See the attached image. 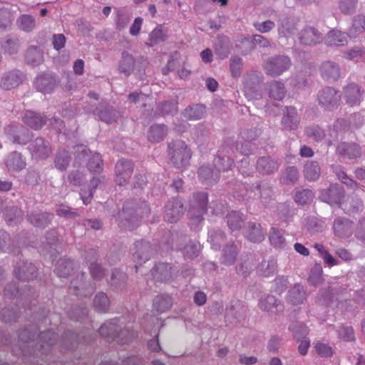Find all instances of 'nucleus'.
I'll use <instances>...</instances> for the list:
<instances>
[{"label": "nucleus", "instance_id": "1", "mask_svg": "<svg viewBox=\"0 0 365 365\" xmlns=\"http://www.w3.org/2000/svg\"><path fill=\"white\" fill-rule=\"evenodd\" d=\"M168 155L172 163L178 168L189 164L192 153L187 144L182 140H174L168 145Z\"/></svg>", "mask_w": 365, "mask_h": 365}, {"label": "nucleus", "instance_id": "60", "mask_svg": "<svg viewBox=\"0 0 365 365\" xmlns=\"http://www.w3.org/2000/svg\"><path fill=\"white\" fill-rule=\"evenodd\" d=\"M66 43V37L63 34H54L53 36V45L54 48L59 50L62 48Z\"/></svg>", "mask_w": 365, "mask_h": 365}, {"label": "nucleus", "instance_id": "51", "mask_svg": "<svg viewBox=\"0 0 365 365\" xmlns=\"http://www.w3.org/2000/svg\"><path fill=\"white\" fill-rule=\"evenodd\" d=\"M148 247L147 244H145L143 241H138L135 244L136 251L133 252V255L134 258H137L140 260L145 256V259H147V255H145V248Z\"/></svg>", "mask_w": 365, "mask_h": 365}, {"label": "nucleus", "instance_id": "40", "mask_svg": "<svg viewBox=\"0 0 365 365\" xmlns=\"http://www.w3.org/2000/svg\"><path fill=\"white\" fill-rule=\"evenodd\" d=\"M88 168L93 173H101L103 170V160L98 153L92 155L88 163Z\"/></svg>", "mask_w": 365, "mask_h": 365}, {"label": "nucleus", "instance_id": "24", "mask_svg": "<svg viewBox=\"0 0 365 365\" xmlns=\"http://www.w3.org/2000/svg\"><path fill=\"white\" fill-rule=\"evenodd\" d=\"M26 58L28 63L36 66L43 62V53L38 47L31 46L27 50Z\"/></svg>", "mask_w": 365, "mask_h": 365}, {"label": "nucleus", "instance_id": "53", "mask_svg": "<svg viewBox=\"0 0 365 365\" xmlns=\"http://www.w3.org/2000/svg\"><path fill=\"white\" fill-rule=\"evenodd\" d=\"M339 336L344 341H350L354 340V333L352 327H342L339 330Z\"/></svg>", "mask_w": 365, "mask_h": 365}, {"label": "nucleus", "instance_id": "59", "mask_svg": "<svg viewBox=\"0 0 365 365\" xmlns=\"http://www.w3.org/2000/svg\"><path fill=\"white\" fill-rule=\"evenodd\" d=\"M129 16L125 14L118 11V19L116 21L117 28L118 29H124L128 23L129 22Z\"/></svg>", "mask_w": 365, "mask_h": 365}, {"label": "nucleus", "instance_id": "29", "mask_svg": "<svg viewBox=\"0 0 365 365\" xmlns=\"http://www.w3.org/2000/svg\"><path fill=\"white\" fill-rule=\"evenodd\" d=\"M269 240L272 245L277 248H282L285 244V239L280 230L275 227H272L269 236Z\"/></svg>", "mask_w": 365, "mask_h": 365}, {"label": "nucleus", "instance_id": "26", "mask_svg": "<svg viewBox=\"0 0 365 365\" xmlns=\"http://www.w3.org/2000/svg\"><path fill=\"white\" fill-rule=\"evenodd\" d=\"M205 113V106L195 105L189 106L185 110L184 115L189 120H198L202 118Z\"/></svg>", "mask_w": 365, "mask_h": 365}, {"label": "nucleus", "instance_id": "49", "mask_svg": "<svg viewBox=\"0 0 365 365\" xmlns=\"http://www.w3.org/2000/svg\"><path fill=\"white\" fill-rule=\"evenodd\" d=\"M2 48L4 49L5 52L9 53V54L15 53L17 52L19 45L16 40H12L11 38H7L4 41L1 43Z\"/></svg>", "mask_w": 365, "mask_h": 365}, {"label": "nucleus", "instance_id": "46", "mask_svg": "<svg viewBox=\"0 0 365 365\" xmlns=\"http://www.w3.org/2000/svg\"><path fill=\"white\" fill-rule=\"evenodd\" d=\"M313 198L312 192L309 190H304L302 191L297 192L295 195V201L300 205H304Z\"/></svg>", "mask_w": 365, "mask_h": 365}, {"label": "nucleus", "instance_id": "47", "mask_svg": "<svg viewBox=\"0 0 365 365\" xmlns=\"http://www.w3.org/2000/svg\"><path fill=\"white\" fill-rule=\"evenodd\" d=\"M200 245L199 243H190L184 247L183 254L185 257L193 258L200 252Z\"/></svg>", "mask_w": 365, "mask_h": 365}, {"label": "nucleus", "instance_id": "11", "mask_svg": "<svg viewBox=\"0 0 365 365\" xmlns=\"http://www.w3.org/2000/svg\"><path fill=\"white\" fill-rule=\"evenodd\" d=\"M168 134L167 127L163 124L152 125L148 133V139L153 143H158L164 139Z\"/></svg>", "mask_w": 365, "mask_h": 365}, {"label": "nucleus", "instance_id": "48", "mask_svg": "<svg viewBox=\"0 0 365 365\" xmlns=\"http://www.w3.org/2000/svg\"><path fill=\"white\" fill-rule=\"evenodd\" d=\"M242 61L240 57H232L230 59V71L234 77H238L240 75Z\"/></svg>", "mask_w": 365, "mask_h": 365}, {"label": "nucleus", "instance_id": "31", "mask_svg": "<svg viewBox=\"0 0 365 365\" xmlns=\"http://www.w3.org/2000/svg\"><path fill=\"white\" fill-rule=\"evenodd\" d=\"M14 272L16 276L22 280H30L36 277V269L31 264H25L22 273L20 270H17V269H14Z\"/></svg>", "mask_w": 365, "mask_h": 365}, {"label": "nucleus", "instance_id": "39", "mask_svg": "<svg viewBox=\"0 0 365 365\" xmlns=\"http://www.w3.org/2000/svg\"><path fill=\"white\" fill-rule=\"evenodd\" d=\"M237 254V247L235 245L227 246L223 250L222 262L225 264H231L234 263Z\"/></svg>", "mask_w": 365, "mask_h": 365}, {"label": "nucleus", "instance_id": "10", "mask_svg": "<svg viewBox=\"0 0 365 365\" xmlns=\"http://www.w3.org/2000/svg\"><path fill=\"white\" fill-rule=\"evenodd\" d=\"M246 237L252 242H261L264 239V234L260 224L249 222Z\"/></svg>", "mask_w": 365, "mask_h": 365}, {"label": "nucleus", "instance_id": "28", "mask_svg": "<svg viewBox=\"0 0 365 365\" xmlns=\"http://www.w3.org/2000/svg\"><path fill=\"white\" fill-rule=\"evenodd\" d=\"M171 267L168 264L160 263L158 264L153 270L152 275L154 278L159 280H166L170 276Z\"/></svg>", "mask_w": 365, "mask_h": 365}, {"label": "nucleus", "instance_id": "30", "mask_svg": "<svg viewBox=\"0 0 365 365\" xmlns=\"http://www.w3.org/2000/svg\"><path fill=\"white\" fill-rule=\"evenodd\" d=\"M52 215L48 213L32 214L29 216V221L36 227H46L50 222Z\"/></svg>", "mask_w": 365, "mask_h": 365}, {"label": "nucleus", "instance_id": "18", "mask_svg": "<svg viewBox=\"0 0 365 365\" xmlns=\"http://www.w3.org/2000/svg\"><path fill=\"white\" fill-rule=\"evenodd\" d=\"M299 38L302 43L312 45L319 42L322 37L315 29L307 28L302 32Z\"/></svg>", "mask_w": 365, "mask_h": 365}, {"label": "nucleus", "instance_id": "32", "mask_svg": "<svg viewBox=\"0 0 365 365\" xmlns=\"http://www.w3.org/2000/svg\"><path fill=\"white\" fill-rule=\"evenodd\" d=\"M94 307L98 312H106L109 308V300L104 293L98 294L94 299Z\"/></svg>", "mask_w": 365, "mask_h": 365}, {"label": "nucleus", "instance_id": "42", "mask_svg": "<svg viewBox=\"0 0 365 365\" xmlns=\"http://www.w3.org/2000/svg\"><path fill=\"white\" fill-rule=\"evenodd\" d=\"M100 182L101 180L98 178H93L91 181V184L93 188L89 190L88 192H86L85 190H81L80 195L83 204L88 205L91 202L93 197V191Z\"/></svg>", "mask_w": 365, "mask_h": 365}, {"label": "nucleus", "instance_id": "45", "mask_svg": "<svg viewBox=\"0 0 365 365\" xmlns=\"http://www.w3.org/2000/svg\"><path fill=\"white\" fill-rule=\"evenodd\" d=\"M314 349L317 354L322 357H330L333 355L332 347L327 344L317 342Z\"/></svg>", "mask_w": 365, "mask_h": 365}, {"label": "nucleus", "instance_id": "4", "mask_svg": "<svg viewBox=\"0 0 365 365\" xmlns=\"http://www.w3.org/2000/svg\"><path fill=\"white\" fill-rule=\"evenodd\" d=\"M208 195L205 192H199L195 196L193 207L189 211L190 218L192 220L200 222L203 215L207 211Z\"/></svg>", "mask_w": 365, "mask_h": 365}, {"label": "nucleus", "instance_id": "63", "mask_svg": "<svg viewBox=\"0 0 365 365\" xmlns=\"http://www.w3.org/2000/svg\"><path fill=\"white\" fill-rule=\"evenodd\" d=\"M68 180L73 185L78 186L83 180V175L78 171L72 172L68 176Z\"/></svg>", "mask_w": 365, "mask_h": 365}, {"label": "nucleus", "instance_id": "64", "mask_svg": "<svg viewBox=\"0 0 365 365\" xmlns=\"http://www.w3.org/2000/svg\"><path fill=\"white\" fill-rule=\"evenodd\" d=\"M115 114V112L113 110H106L101 111L99 114V116L101 120L105 121L107 123H110L114 120L113 116H114Z\"/></svg>", "mask_w": 365, "mask_h": 365}, {"label": "nucleus", "instance_id": "37", "mask_svg": "<svg viewBox=\"0 0 365 365\" xmlns=\"http://www.w3.org/2000/svg\"><path fill=\"white\" fill-rule=\"evenodd\" d=\"M117 326L114 322L103 324L99 329V334L105 338L115 337L117 335Z\"/></svg>", "mask_w": 365, "mask_h": 365}, {"label": "nucleus", "instance_id": "17", "mask_svg": "<svg viewBox=\"0 0 365 365\" xmlns=\"http://www.w3.org/2000/svg\"><path fill=\"white\" fill-rule=\"evenodd\" d=\"M321 70L324 79L336 81L339 77V67L332 62L327 61L323 63Z\"/></svg>", "mask_w": 365, "mask_h": 365}, {"label": "nucleus", "instance_id": "16", "mask_svg": "<svg viewBox=\"0 0 365 365\" xmlns=\"http://www.w3.org/2000/svg\"><path fill=\"white\" fill-rule=\"evenodd\" d=\"M306 293L302 286L296 284L288 293V300L293 305H298L304 301Z\"/></svg>", "mask_w": 365, "mask_h": 365}, {"label": "nucleus", "instance_id": "50", "mask_svg": "<svg viewBox=\"0 0 365 365\" xmlns=\"http://www.w3.org/2000/svg\"><path fill=\"white\" fill-rule=\"evenodd\" d=\"M11 24V13L6 9L0 10V29H6Z\"/></svg>", "mask_w": 365, "mask_h": 365}, {"label": "nucleus", "instance_id": "14", "mask_svg": "<svg viewBox=\"0 0 365 365\" xmlns=\"http://www.w3.org/2000/svg\"><path fill=\"white\" fill-rule=\"evenodd\" d=\"M337 152L349 158H356L361 155V149L359 146L355 143L348 144L341 143L337 146Z\"/></svg>", "mask_w": 365, "mask_h": 365}, {"label": "nucleus", "instance_id": "56", "mask_svg": "<svg viewBox=\"0 0 365 365\" xmlns=\"http://www.w3.org/2000/svg\"><path fill=\"white\" fill-rule=\"evenodd\" d=\"M7 166L14 170H20L25 166V163L21 160L20 157L14 156L11 159L8 160Z\"/></svg>", "mask_w": 365, "mask_h": 365}, {"label": "nucleus", "instance_id": "52", "mask_svg": "<svg viewBox=\"0 0 365 365\" xmlns=\"http://www.w3.org/2000/svg\"><path fill=\"white\" fill-rule=\"evenodd\" d=\"M298 179V171L294 167L288 168L284 173V182H295Z\"/></svg>", "mask_w": 365, "mask_h": 365}, {"label": "nucleus", "instance_id": "6", "mask_svg": "<svg viewBox=\"0 0 365 365\" xmlns=\"http://www.w3.org/2000/svg\"><path fill=\"white\" fill-rule=\"evenodd\" d=\"M183 213V205L179 199L174 198L168 202L165 210L164 219L168 222H176Z\"/></svg>", "mask_w": 365, "mask_h": 365}, {"label": "nucleus", "instance_id": "7", "mask_svg": "<svg viewBox=\"0 0 365 365\" xmlns=\"http://www.w3.org/2000/svg\"><path fill=\"white\" fill-rule=\"evenodd\" d=\"M340 99L338 92L331 88L322 90L318 95L319 103L326 109H333L337 106Z\"/></svg>", "mask_w": 365, "mask_h": 365}, {"label": "nucleus", "instance_id": "38", "mask_svg": "<svg viewBox=\"0 0 365 365\" xmlns=\"http://www.w3.org/2000/svg\"><path fill=\"white\" fill-rule=\"evenodd\" d=\"M242 223V215L239 212L232 211L227 217V224L232 231L240 229Z\"/></svg>", "mask_w": 365, "mask_h": 365}, {"label": "nucleus", "instance_id": "8", "mask_svg": "<svg viewBox=\"0 0 365 365\" xmlns=\"http://www.w3.org/2000/svg\"><path fill=\"white\" fill-rule=\"evenodd\" d=\"M277 269V260L274 258L264 259L257 266V272L262 277H268L274 274Z\"/></svg>", "mask_w": 365, "mask_h": 365}, {"label": "nucleus", "instance_id": "58", "mask_svg": "<svg viewBox=\"0 0 365 365\" xmlns=\"http://www.w3.org/2000/svg\"><path fill=\"white\" fill-rule=\"evenodd\" d=\"M255 28L262 33H266L272 30L274 26V23L272 21H265L262 23L255 24Z\"/></svg>", "mask_w": 365, "mask_h": 365}, {"label": "nucleus", "instance_id": "44", "mask_svg": "<svg viewBox=\"0 0 365 365\" xmlns=\"http://www.w3.org/2000/svg\"><path fill=\"white\" fill-rule=\"evenodd\" d=\"M167 38V35L161 27L155 28L150 34V45L156 44Z\"/></svg>", "mask_w": 365, "mask_h": 365}, {"label": "nucleus", "instance_id": "12", "mask_svg": "<svg viewBox=\"0 0 365 365\" xmlns=\"http://www.w3.org/2000/svg\"><path fill=\"white\" fill-rule=\"evenodd\" d=\"M349 35L339 31H330L326 37L328 46H344L347 43Z\"/></svg>", "mask_w": 365, "mask_h": 365}, {"label": "nucleus", "instance_id": "2", "mask_svg": "<svg viewBox=\"0 0 365 365\" xmlns=\"http://www.w3.org/2000/svg\"><path fill=\"white\" fill-rule=\"evenodd\" d=\"M291 66L290 59L285 56L269 58L264 64V69L268 75L276 76L282 74Z\"/></svg>", "mask_w": 365, "mask_h": 365}, {"label": "nucleus", "instance_id": "15", "mask_svg": "<svg viewBox=\"0 0 365 365\" xmlns=\"http://www.w3.org/2000/svg\"><path fill=\"white\" fill-rule=\"evenodd\" d=\"M259 306L261 309L277 312L282 310L283 305L280 302L277 301V299L271 295H268L266 297L262 299L259 303Z\"/></svg>", "mask_w": 365, "mask_h": 365}, {"label": "nucleus", "instance_id": "35", "mask_svg": "<svg viewBox=\"0 0 365 365\" xmlns=\"http://www.w3.org/2000/svg\"><path fill=\"white\" fill-rule=\"evenodd\" d=\"M171 306V299L168 295L158 296L153 302V307L158 312H163Z\"/></svg>", "mask_w": 365, "mask_h": 365}, {"label": "nucleus", "instance_id": "3", "mask_svg": "<svg viewBox=\"0 0 365 365\" xmlns=\"http://www.w3.org/2000/svg\"><path fill=\"white\" fill-rule=\"evenodd\" d=\"M122 213L125 217H128L129 219L126 220L128 225L125 223L123 226L127 227L128 230H132L133 227L130 225V222H135L138 221L139 218L148 217L150 214V208L145 202H142L140 205L130 209L128 207H123Z\"/></svg>", "mask_w": 365, "mask_h": 365}, {"label": "nucleus", "instance_id": "61", "mask_svg": "<svg viewBox=\"0 0 365 365\" xmlns=\"http://www.w3.org/2000/svg\"><path fill=\"white\" fill-rule=\"evenodd\" d=\"M177 109V102L175 101H166L162 104L161 111L163 113H170L175 111Z\"/></svg>", "mask_w": 365, "mask_h": 365}, {"label": "nucleus", "instance_id": "5", "mask_svg": "<svg viewBox=\"0 0 365 365\" xmlns=\"http://www.w3.org/2000/svg\"><path fill=\"white\" fill-rule=\"evenodd\" d=\"M133 165L128 160H120L115 165V182L119 185L125 184L130 178Z\"/></svg>", "mask_w": 365, "mask_h": 365}, {"label": "nucleus", "instance_id": "19", "mask_svg": "<svg viewBox=\"0 0 365 365\" xmlns=\"http://www.w3.org/2000/svg\"><path fill=\"white\" fill-rule=\"evenodd\" d=\"M346 103L350 106L359 104L360 101L361 92L357 85L351 83L345 89Z\"/></svg>", "mask_w": 365, "mask_h": 365}, {"label": "nucleus", "instance_id": "54", "mask_svg": "<svg viewBox=\"0 0 365 365\" xmlns=\"http://www.w3.org/2000/svg\"><path fill=\"white\" fill-rule=\"evenodd\" d=\"M356 0H340L339 7L344 14L351 13L355 8Z\"/></svg>", "mask_w": 365, "mask_h": 365}, {"label": "nucleus", "instance_id": "22", "mask_svg": "<svg viewBox=\"0 0 365 365\" xmlns=\"http://www.w3.org/2000/svg\"><path fill=\"white\" fill-rule=\"evenodd\" d=\"M32 146L33 147L31 148L32 151L36 156L41 158H47L51 152L48 143L46 142L42 138H36Z\"/></svg>", "mask_w": 365, "mask_h": 365}, {"label": "nucleus", "instance_id": "36", "mask_svg": "<svg viewBox=\"0 0 365 365\" xmlns=\"http://www.w3.org/2000/svg\"><path fill=\"white\" fill-rule=\"evenodd\" d=\"M73 269V262L70 260H61L57 262L56 272L58 277H66Z\"/></svg>", "mask_w": 365, "mask_h": 365}, {"label": "nucleus", "instance_id": "27", "mask_svg": "<svg viewBox=\"0 0 365 365\" xmlns=\"http://www.w3.org/2000/svg\"><path fill=\"white\" fill-rule=\"evenodd\" d=\"M305 178L310 181L316 180L320 175V168L316 162H309L304 165V169Z\"/></svg>", "mask_w": 365, "mask_h": 365}, {"label": "nucleus", "instance_id": "23", "mask_svg": "<svg viewBox=\"0 0 365 365\" xmlns=\"http://www.w3.org/2000/svg\"><path fill=\"white\" fill-rule=\"evenodd\" d=\"M297 122L296 109L293 107L287 108L282 121L283 126L286 129L294 130L297 128Z\"/></svg>", "mask_w": 365, "mask_h": 365}, {"label": "nucleus", "instance_id": "13", "mask_svg": "<svg viewBox=\"0 0 365 365\" xmlns=\"http://www.w3.org/2000/svg\"><path fill=\"white\" fill-rule=\"evenodd\" d=\"M21 82L19 73L14 71L6 73L1 80V87L5 90H11L18 86Z\"/></svg>", "mask_w": 365, "mask_h": 365}, {"label": "nucleus", "instance_id": "43", "mask_svg": "<svg viewBox=\"0 0 365 365\" xmlns=\"http://www.w3.org/2000/svg\"><path fill=\"white\" fill-rule=\"evenodd\" d=\"M19 27L24 31H30L35 27V20L29 15H22L19 19Z\"/></svg>", "mask_w": 365, "mask_h": 365}, {"label": "nucleus", "instance_id": "55", "mask_svg": "<svg viewBox=\"0 0 365 365\" xmlns=\"http://www.w3.org/2000/svg\"><path fill=\"white\" fill-rule=\"evenodd\" d=\"M91 274L93 279H100L104 274V269L101 268L100 265L96 263H91L90 265Z\"/></svg>", "mask_w": 365, "mask_h": 365}, {"label": "nucleus", "instance_id": "33", "mask_svg": "<svg viewBox=\"0 0 365 365\" xmlns=\"http://www.w3.org/2000/svg\"><path fill=\"white\" fill-rule=\"evenodd\" d=\"M289 329L292 331L294 337L298 340L300 338L307 339L305 336L309 334L308 327L303 323L293 322Z\"/></svg>", "mask_w": 365, "mask_h": 365}, {"label": "nucleus", "instance_id": "20", "mask_svg": "<svg viewBox=\"0 0 365 365\" xmlns=\"http://www.w3.org/2000/svg\"><path fill=\"white\" fill-rule=\"evenodd\" d=\"M351 222L347 220L337 218L334 220L333 228L334 233L341 237L350 234Z\"/></svg>", "mask_w": 365, "mask_h": 365}, {"label": "nucleus", "instance_id": "34", "mask_svg": "<svg viewBox=\"0 0 365 365\" xmlns=\"http://www.w3.org/2000/svg\"><path fill=\"white\" fill-rule=\"evenodd\" d=\"M257 168L259 172L264 174H269L275 168V163L269 158H261L257 160Z\"/></svg>", "mask_w": 365, "mask_h": 365}, {"label": "nucleus", "instance_id": "21", "mask_svg": "<svg viewBox=\"0 0 365 365\" xmlns=\"http://www.w3.org/2000/svg\"><path fill=\"white\" fill-rule=\"evenodd\" d=\"M135 60L132 55L127 52L122 53V59L119 64V71L125 76H129L134 69Z\"/></svg>", "mask_w": 365, "mask_h": 365}, {"label": "nucleus", "instance_id": "62", "mask_svg": "<svg viewBox=\"0 0 365 365\" xmlns=\"http://www.w3.org/2000/svg\"><path fill=\"white\" fill-rule=\"evenodd\" d=\"M143 24V19L138 17L134 20L133 24L130 28V34L133 36H136L140 33L141 26Z\"/></svg>", "mask_w": 365, "mask_h": 365}, {"label": "nucleus", "instance_id": "57", "mask_svg": "<svg viewBox=\"0 0 365 365\" xmlns=\"http://www.w3.org/2000/svg\"><path fill=\"white\" fill-rule=\"evenodd\" d=\"M58 215L65 217H75L77 216L76 212L67 206H61L56 210Z\"/></svg>", "mask_w": 365, "mask_h": 365}, {"label": "nucleus", "instance_id": "41", "mask_svg": "<svg viewBox=\"0 0 365 365\" xmlns=\"http://www.w3.org/2000/svg\"><path fill=\"white\" fill-rule=\"evenodd\" d=\"M69 163V155L66 150L61 151L58 153L55 159L56 168L59 170H65Z\"/></svg>", "mask_w": 365, "mask_h": 365}, {"label": "nucleus", "instance_id": "9", "mask_svg": "<svg viewBox=\"0 0 365 365\" xmlns=\"http://www.w3.org/2000/svg\"><path fill=\"white\" fill-rule=\"evenodd\" d=\"M23 120L28 126L34 128H41L46 123V118L34 111L28 110L24 116Z\"/></svg>", "mask_w": 365, "mask_h": 365}, {"label": "nucleus", "instance_id": "25", "mask_svg": "<svg viewBox=\"0 0 365 365\" xmlns=\"http://www.w3.org/2000/svg\"><path fill=\"white\" fill-rule=\"evenodd\" d=\"M269 96L275 100H282L285 95V88L281 82L273 81L272 82L268 88Z\"/></svg>", "mask_w": 365, "mask_h": 365}]
</instances>
